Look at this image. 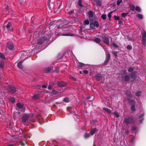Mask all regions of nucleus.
I'll use <instances>...</instances> for the list:
<instances>
[{
  "mask_svg": "<svg viewBox=\"0 0 146 146\" xmlns=\"http://www.w3.org/2000/svg\"><path fill=\"white\" fill-rule=\"evenodd\" d=\"M135 117L133 116L130 117L127 119L124 118L123 122L126 124H132L135 122Z\"/></svg>",
  "mask_w": 146,
  "mask_h": 146,
  "instance_id": "1",
  "label": "nucleus"
},
{
  "mask_svg": "<svg viewBox=\"0 0 146 146\" xmlns=\"http://www.w3.org/2000/svg\"><path fill=\"white\" fill-rule=\"evenodd\" d=\"M7 90L8 92L11 94L14 93L17 91L15 87L14 86L11 85H8Z\"/></svg>",
  "mask_w": 146,
  "mask_h": 146,
  "instance_id": "2",
  "label": "nucleus"
},
{
  "mask_svg": "<svg viewBox=\"0 0 146 146\" xmlns=\"http://www.w3.org/2000/svg\"><path fill=\"white\" fill-rule=\"evenodd\" d=\"M47 40V38L44 36L39 38V39L37 40V43L38 44L41 45L45 41H46Z\"/></svg>",
  "mask_w": 146,
  "mask_h": 146,
  "instance_id": "3",
  "label": "nucleus"
},
{
  "mask_svg": "<svg viewBox=\"0 0 146 146\" xmlns=\"http://www.w3.org/2000/svg\"><path fill=\"white\" fill-rule=\"evenodd\" d=\"M103 42L106 44L109 45V40L108 38L105 36L102 35L101 36Z\"/></svg>",
  "mask_w": 146,
  "mask_h": 146,
  "instance_id": "4",
  "label": "nucleus"
},
{
  "mask_svg": "<svg viewBox=\"0 0 146 146\" xmlns=\"http://www.w3.org/2000/svg\"><path fill=\"white\" fill-rule=\"evenodd\" d=\"M123 74L125 75L124 77V80L125 82H127L129 81L130 78L129 76L126 74L127 72L125 70H123L122 71Z\"/></svg>",
  "mask_w": 146,
  "mask_h": 146,
  "instance_id": "5",
  "label": "nucleus"
},
{
  "mask_svg": "<svg viewBox=\"0 0 146 146\" xmlns=\"http://www.w3.org/2000/svg\"><path fill=\"white\" fill-rule=\"evenodd\" d=\"M6 48H8L11 50H14V45L11 42H8Z\"/></svg>",
  "mask_w": 146,
  "mask_h": 146,
  "instance_id": "6",
  "label": "nucleus"
},
{
  "mask_svg": "<svg viewBox=\"0 0 146 146\" xmlns=\"http://www.w3.org/2000/svg\"><path fill=\"white\" fill-rule=\"evenodd\" d=\"M68 84L67 83L64 82L63 81H60L57 83V85L59 87H64L66 86Z\"/></svg>",
  "mask_w": 146,
  "mask_h": 146,
  "instance_id": "7",
  "label": "nucleus"
},
{
  "mask_svg": "<svg viewBox=\"0 0 146 146\" xmlns=\"http://www.w3.org/2000/svg\"><path fill=\"white\" fill-rule=\"evenodd\" d=\"M110 57V54L109 53H108L106 56V60L103 64L104 65H106L107 64L108 62L109 61Z\"/></svg>",
  "mask_w": 146,
  "mask_h": 146,
  "instance_id": "8",
  "label": "nucleus"
},
{
  "mask_svg": "<svg viewBox=\"0 0 146 146\" xmlns=\"http://www.w3.org/2000/svg\"><path fill=\"white\" fill-rule=\"evenodd\" d=\"M90 27H99V24L98 22L95 21L90 23Z\"/></svg>",
  "mask_w": 146,
  "mask_h": 146,
  "instance_id": "9",
  "label": "nucleus"
},
{
  "mask_svg": "<svg viewBox=\"0 0 146 146\" xmlns=\"http://www.w3.org/2000/svg\"><path fill=\"white\" fill-rule=\"evenodd\" d=\"M29 116L27 114L23 115L22 117V121L23 123L26 122L28 120Z\"/></svg>",
  "mask_w": 146,
  "mask_h": 146,
  "instance_id": "10",
  "label": "nucleus"
},
{
  "mask_svg": "<svg viewBox=\"0 0 146 146\" xmlns=\"http://www.w3.org/2000/svg\"><path fill=\"white\" fill-rule=\"evenodd\" d=\"M137 73V71H134L131 72L130 74L131 77L132 79L135 80L136 79L137 76L136 74Z\"/></svg>",
  "mask_w": 146,
  "mask_h": 146,
  "instance_id": "11",
  "label": "nucleus"
},
{
  "mask_svg": "<svg viewBox=\"0 0 146 146\" xmlns=\"http://www.w3.org/2000/svg\"><path fill=\"white\" fill-rule=\"evenodd\" d=\"M95 78L97 80L99 81L102 79L103 76L102 74L99 73L96 75Z\"/></svg>",
  "mask_w": 146,
  "mask_h": 146,
  "instance_id": "12",
  "label": "nucleus"
},
{
  "mask_svg": "<svg viewBox=\"0 0 146 146\" xmlns=\"http://www.w3.org/2000/svg\"><path fill=\"white\" fill-rule=\"evenodd\" d=\"M127 100L130 103V105H132L133 104H135V101L132 99H131L130 98H127Z\"/></svg>",
  "mask_w": 146,
  "mask_h": 146,
  "instance_id": "13",
  "label": "nucleus"
},
{
  "mask_svg": "<svg viewBox=\"0 0 146 146\" xmlns=\"http://www.w3.org/2000/svg\"><path fill=\"white\" fill-rule=\"evenodd\" d=\"M17 107L20 109H24L25 108L24 105L23 104H22L21 103H18L16 104Z\"/></svg>",
  "mask_w": 146,
  "mask_h": 146,
  "instance_id": "14",
  "label": "nucleus"
},
{
  "mask_svg": "<svg viewBox=\"0 0 146 146\" xmlns=\"http://www.w3.org/2000/svg\"><path fill=\"white\" fill-rule=\"evenodd\" d=\"M80 31L82 34V35H84L85 34H84V33H87L88 31V30H91V29H86L84 30L83 29V28H80Z\"/></svg>",
  "mask_w": 146,
  "mask_h": 146,
  "instance_id": "15",
  "label": "nucleus"
},
{
  "mask_svg": "<svg viewBox=\"0 0 146 146\" xmlns=\"http://www.w3.org/2000/svg\"><path fill=\"white\" fill-rule=\"evenodd\" d=\"M97 6L100 7L102 5V2L101 0H94Z\"/></svg>",
  "mask_w": 146,
  "mask_h": 146,
  "instance_id": "16",
  "label": "nucleus"
},
{
  "mask_svg": "<svg viewBox=\"0 0 146 146\" xmlns=\"http://www.w3.org/2000/svg\"><path fill=\"white\" fill-rule=\"evenodd\" d=\"M97 130V129L96 128H94L92 130H91L90 132V134L91 135H94Z\"/></svg>",
  "mask_w": 146,
  "mask_h": 146,
  "instance_id": "17",
  "label": "nucleus"
},
{
  "mask_svg": "<svg viewBox=\"0 0 146 146\" xmlns=\"http://www.w3.org/2000/svg\"><path fill=\"white\" fill-rule=\"evenodd\" d=\"M23 62V61H21L19 62L17 64L18 67L21 69H22L23 68V66L22 65V63Z\"/></svg>",
  "mask_w": 146,
  "mask_h": 146,
  "instance_id": "18",
  "label": "nucleus"
},
{
  "mask_svg": "<svg viewBox=\"0 0 146 146\" xmlns=\"http://www.w3.org/2000/svg\"><path fill=\"white\" fill-rule=\"evenodd\" d=\"M103 110L109 114H110L111 113V111L108 108H103Z\"/></svg>",
  "mask_w": 146,
  "mask_h": 146,
  "instance_id": "19",
  "label": "nucleus"
},
{
  "mask_svg": "<svg viewBox=\"0 0 146 146\" xmlns=\"http://www.w3.org/2000/svg\"><path fill=\"white\" fill-rule=\"evenodd\" d=\"M40 96L39 94H36L34 95L33 96V98H34L35 99L37 100L39 98Z\"/></svg>",
  "mask_w": 146,
  "mask_h": 146,
  "instance_id": "20",
  "label": "nucleus"
},
{
  "mask_svg": "<svg viewBox=\"0 0 146 146\" xmlns=\"http://www.w3.org/2000/svg\"><path fill=\"white\" fill-rule=\"evenodd\" d=\"M131 109L132 111H135L136 110L135 104L131 105Z\"/></svg>",
  "mask_w": 146,
  "mask_h": 146,
  "instance_id": "21",
  "label": "nucleus"
},
{
  "mask_svg": "<svg viewBox=\"0 0 146 146\" xmlns=\"http://www.w3.org/2000/svg\"><path fill=\"white\" fill-rule=\"evenodd\" d=\"M142 42L143 45L145 46L146 44V38H142Z\"/></svg>",
  "mask_w": 146,
  "mask_h": 146,
  "instance_id": "22",
  "label": "nucleus"
},
{
  "mask_svg": "<svg viewBox=\"0 0 146 146\" xmlns=\"http://www.w3.org/2000/svg\"><path fill=\"white\" fill-rule=\"evenodd\" d=\"M64 36H74V35L73 34L70 33H66L63 34L62 35Z\"/></svg>",
  "mask_w": 146,
  "mask_h": 146,
  "instance_id": "23",
  "label": "nucleus"
},
{
  "mask_svg": "<svg viewBox=\"0 0 146 146\" xmlns=\"http://www.w3.org/2000/svg\"><path fill=\"white\" fill-rule=\"evenodd\" d=\"M51 69L52 68L51 67H49L45 68L44 71L46 72H49L51 70Z\"/></svg>",
  "mask_w": 146,
  "mask_h": 146,
  "instance_id": "24",
  "label": "nucleus"
},
{
  "mask_svg": "<svg viewBox=\"0 0 146 146\" xmlns=\"http://www.w3.org/2000/svg\"><path fill=\"white\" fill-rule=\"evenodd\" d=\"M0 58L3 60H5L6 59L5 55L3 53L1 52H0Z\"/></svg>",
  "mask_w": 146,
  "mask_h": 146,
  "instance_id": "25",
  "label": "nucleus"
},
{
  "mask_svg": "<svg viewBox=\"0 0 146 146\" xmlns=\"http://www.w3.org/2000/svg\"><path fill=\"white\" fill-rule=\"evenodd\" d=\"M94 41L96 43H99L100 42L101 40L99 38H96L94 39Z\"/></svg>",
  "mask_w": 146,
  "mask_h": 146,
  "instance_id": "26",
  "label": "nucleus"
},
{
  "mask_svg": "<svg viewBox=\"0 0 146 146\" xmlns=\"http://www.w3.org/2000/svg\"><path fill=\"white\" fill-rule=\"evenodd\" d=\"M54 86V85L52 83L49 84L48 86V89L49 90H51L52 87Z\"/></svg>",
  "mask_w": 146,
  "mask_h": 146,
  "instance_id": "27",
  "label": "nucleus"
},
{
  "mask_svg": "<svg viewBox=\"0 0 146 146\" xmlns=\"http://www.w3.org/2000/svg\"><path fill=\"white\" fill-rule=\"evenodd\" d=\"M90 135L89 133H86L84 135V137L85 139H87L90 137Z\"/></svg>",
  "mask_w": 146,
  "mask_h": 146,
  "instance_id": "28",
  "label": "nucleus"
},
{
  "mask_svg": "<svg viewBox=\"0 0 146 146\" xmlns=\"http://www.w3.org/2000/svg\"><path fill=\"white\" fill-rule=\"evenodd\" d=\"M127 96L129 98H132V95L131 93L129 92H127L126 94Z\"/></svg>",
  "mask_w": 146,
  "mask_h": 146,
  "instance_id": "29",
  "label": "nucleus"
},
{
  "mask_svg": "<svg viewBox=\"0 0 146 146\" xmlns=\"http://www.w3.org/2000/svg\"><path fill=\"white\" fill-rule=\"evenodd\" d=\"M85 65V64L82 62H79L78 64L77 65V66L78 67H81L84 66Z\"/></svg>",
  "mask_w": 146,
  "mask_h": 146,
  "instance_id": "30",
  "label": "nucleus"
},
{
  "mask_svg": "<svg viewBox=\"0 0 146 146\" xmlns=\"http://www.w3.org/2000/svg\"><path fill=\"white\" fill-rule=\"evenodd\" d=\"M88 14L90 17H92L93 16V12L92 11H89Z\"/></svg>",
  "mask_w": 146,
  "mask_h": 146,
  "instance_id": "31",
  "label": "nucleus"
},
{
  "mask_svg": "<svg viewBox=\"0 0 146 146\" xmlns=\"http://www.w3.org/2000/svg\"><path fill=\"white\" fill-rule=\"evenodd\" d=\"M141 91H138L136 93L135 95L139 97L140 96V94L141 93Z\"/></svg>",
  "mask_w": 146,
  "mask_h": 146,
  "instance_id": "32",
  "label": "nucleus"
},
{
  "mask_svg": "<svg viewBox=\"0 0 146 146\" xmlns=\"http://www.w3.org/2000/svg\"><path fill=\"white\" fill-rule=\"evenodd\" d=\"M142 37L146 38V32L145 31H144L143 33H142Z\"/></svg>",
  "mask_w": 146,
  "mask_h": 146,
  "instance_id": "33",
  "label": "nucleus"
},
{
  "mask_svg": "<svg viewBox=\"0 0 146 146\" xmlns=\"http://www.w3.org/2000/svg\"><path fill=\"white\" fill-rule=\"evenodd\" d=\"M84 23L85 25H88L89 24V21L88 20H85L84 22Z\"/></svg>",
  "mask_w": 146,
  "mask_h": 146,
  "instance_id": "34",
  "label": "nucleus"
},
{
  "mask_svg": "<svg viewBox=\"0 0 146 146\" xmlns=\"http://www.w3.org/2000/svg\"><path fill=\"white\" fill-rule=\"evenodd\" d=\"M134 70L131 67H129L128 70L129 72H133Z\"/></svg>",
  "mask_w": 146,
  "mask_h": 146,
  "instance_id": "35",
  "label": "nucleus"
},
{
  "mask_svg": "<svg viewBox=\"0 0 146 146\" xmlns=\"http://www.w3.org/2000/svg\"><path fill=\"white\" fill-rule=\"evenodd\" d=\"M82 0H79L78 1V5L80 7H82Z\"/></svg>",
  "mask_w": 146,
  "mask_h": 146,
  "instance_id": "36",
  "label": "nucleus"
},
{
  "mask_svg": "<svg viewBox=\"0 0 146 146\" xmlns=\"http://www.w3.org/2000/svg\"><path fill=\"white\" fill-rule=\"evenodd\" d=\"M55 23V21L50 22V23L48 25V27H50L51 26V25H53L54 24V23Z\"/></svg>",
  "mask_w": 146,
  "mask_h": 146,
  "instance_id": "37",
  "label": "nucleus"
},
{
  "mask_svg": "<svg viewBox=\"0 0 146 146\" xmlns=\"http://www.w3.org/2000/svg\"><path fill=\"white\" fill-rule=\"evenodd\" d=\"M4 63L1 62H0V67L1 68H2L4 67Z\"/></svg>",
  "mask_w": 146,
  "mask_h": 146,
  "instance_id": "38",
  "label": "nucleus"
},
{
  "mask_svg": "<svg viewBox=\"0 0 146 146\" xmlns=\"http://www.w3.org/2000/svg\"><path fill=\"white\" fill-rule=\"evenodd\" d=\"M135 10L138 12H140L141 11V9L139 7L137 6L136 7Z\"/></svg>",
  "mask_w": 146,
  "mask_h": 146,
  "instance_id": "39",
  "label": "nucleus"
},
{
  "mask_svg": "<svg viewBox=\"0 0 146 146\" xmlns=\"http://www.w3.org/2000/svg\"><path fill=\"white\" fill-rule=\"evenodd\" d=\"M12 23L11 22H9L7 25L6 27H10L12 26Z\"/></svg>",
  "mask_w": 146,
  "mask_h": 146,
  "instance_id": "40",
  "label": "nucleus"
},
{
  "mask_svg": "<svg viewBox=\"0 0 146 146\" xmlns=\"http://www.w3.org/2000/svg\"><path fill=\"white\" fill-rule=\"evenodd\" d=\"M130 8L131 11H133L135 10V7L133 5H132L130 6Z\"/></svg>",
  "mask_w": 146,
  "mask_h": 146,
  "instance_id": "41",
  "label": "nucleus"
},
{
  "mask_svg": "<svg viewBox=\"0 0 146 146\" xmlns=\"http://www.w3.org/2000/svg\"><path fill=\"white\" fill-rule=\"evenodd\" d=\"M138 18L140 19H142L143 18V15L141 14H138L137 15Z\"/></svg>",
  "mask_w": 146,
  "mask_h": 146,
  "instance_id": "42",
  "label": "nucleus"
},
{
  "mask_svg": "<svg viewBox=\"0 0 146 146\" xmlns=\"http://www.w3.org/2000/svg\"><path fill=\"white\" fill-rule=\"evenodd\" d=\"M64 101L66 102H68L69 101V99L68 98H64Z\"/></svg>",
  "mask_w": 146,
  "mask_h": 146,
  "instance_id": "43",
  "label": "nucleus"
},
{
  "mask_svg": "<svg viewBox=\"0 0 146 146\" xmlns=\"http://www.w3.org/2000/svg\"><path fill=\"white\" fill-rule=\"evenodd\" d=\"M10 101L12 102V103H14L15 102V100L14 98H11L10 99Z\"/></svg>",
  "mask_w": 146,
  "mask_h": 146,
  "instance_id": "44",
  "label": "nucleus"
},
{
  "mask_svg": "<svg viewBox=\"0 0 146 146\" xmlns=\"http://www.w3.org/2000/svg\"><path fill=\"white\" fill-rule=\"evenodd\" d=\"M57 92L56 91L53 90H52L51 94L52 95H55L56 94Z\"/></svg>",
  "mask_w": 146,
  "mask_h": 146,
  "instance_id": "45",
  "label": "nucleus"
},
{
  "mask_svg": "<svg viewBox=\"0 0 146 146\" xmlns=\"http://www.w3.org/2000/svg\"><path fill=\"white\" fill-rule=\"evenodd\" d=\"M122 0H118L117 2V5L119 6L120 4L122 2Z\"/></svg>",
  "mask_w": 146,
  "mask_h": 146,
  "instance_id": "46",
  "label": "nucleus"
},
{
  "mask_svg": "<svg viewBox=\"0 0 146 146\" xmlns=\"http://www.w3.org/2000/svg\"><path fill=\"white\" fill-rule=\"evenodd\" d=\"M127 48L129 50H131L132 49V47L130 45H128L127 47Z\"/></svg>",
  "mask_w": 146,
  "mask_h": 146,
  "instance_id": "47",
  "label": "nucleus"
},
{
  "mask_svg": "<svg viewBox=\"0 0 146 146\" xmlns=\"http://www.w3.org/2000/svg\"><path fill=\"white\" fill-rule=\"evenodd\" d=\"M128 14V13H122L121 14V16L123 17H125Z\"/></svg>",
  "mask_w": 146,
  "mask_h": 146,
  "instance_id": "48",
  "label": "nucleus"
},
{
  "mask_svg": "<svg viewBox=\"0 0 146 146\" xmlns=\"http://www.w3.org/2000/svg\"><path fill=\"white\" fill-rule=\"evenodd\" d=\"M114 115L117 118H118L119 117V115L117 113L114 112Z\"/></svg>",
  "mask_w": 146,
  "mask_h": 146,
  "instance_id": "49",
  "label": "nucleus"
},
{
  "mask_svg": "<svg viewBox=\"0 0 146 146\" xmlns=\"http://www.w3.org/2000/svg\"><path fill=\"white\" fill-rule=\"evenodd\" d=\"M101 17L103 19L105 20L106 19V15H102Z\"/></svg>",
  "mask_w": 146,
  "mask_h": 146,
  "instance_id": "50",
  "label": "nucleus"
},
{
  "mask_svg": "<svg viewBox=\"0 0 146 146\" xmlns=\"http://www.w3.org/2000/svg\"><path fill=\"white\" fill-rule=\"evenodd\" d=\"M112 53L116 57H117V53L116 52H112Z\"/></svg>",
  "mask_w": 146,
  "mask_h": 146,
  "instance_id": "51",
  "label": "nucleus"
},
{
  "mask_svg": "<svg viewBox=\"0 0 146 146\" xmlns=\"http://www.w3.org/2000/svg\"><path fill=\"white\" fill-rule=\"evenodd\" d=\"M112 44L113 46L115 48H117L118 47L117 45L115 43H113Z\"/></svg>",
  "mask_w": 146,
  "mask_h": 146,
  "instance_id": "52",
  "label": "nucleus"
},
{
  "mask_svg": "<svg viewBox=\"0 0 146 146\" xmlns=\"http://www.w3.org/2000/svg\"><path fill=\"white\" fill-rule=\"evenodd\" d=\"M112 13V12H111L108 14V17L109 18H110L111 17V13Z\"/></svg>",
  "mask_w": 146,
  "mask_h": 146,
  "instance_id": "53",
  "label": "nucleus"
},
{
  "mask_svg": "<svg viewBox=\"0 0 146 146\" xmlns=\"http://www.w3.org/2000/svg\"><path fill=\"white\" fill-rule=\"evenodd\" d=\"M70 79L72 80H73L74 81H76V78H74V77L72 76H71L70 77Z\"/></svg>",
  "mask_w": 146,
  "mask_h": 146,
  "instance_id": "54",
  "label": "nucleus"
},
{
  "mask_svg": "<svg viewBox=\"0 0 146 146\" xmlns=\"http://www.w3.org/2000/svg\"><path fill=\"white\" fill-rule=\"evenodd\" d=\"M114 18L115 20H118L119 19V17L118 16H114Z\"/></svg>",
  "mask_w": 146,
  "mask_h": 146,
  "instance_id": "55",
  "label": "nucleus"
},
{
  "mask_svg": "<svg viewBox=\"0 0 146 146\" xmlns=\"http://www.w3.org/2000/svg\"><path fill=\"white\" fill-rule=\"evenodd\" d=\"M83 72L84 73V74H87L88 73V71L87 70H84L83 71Z\"/></svg>",
  "mask_w": 146,
  "mask_h": 146,
  "instance_id": "56",
  "label": "nucleus"
},
{
  "mask_svg": "<svg viewBox=\"0 0 146 146\" xmlns=\"http://www.w3.org/2000/svg\"><path fill=\"white\" fill-rule=\"evenodd\" d=\"M8 31H13V28H7Z\"/></svg>",
  "mask_w": 146,
  "mask_h": 146,
  "instance_id": "57",
  "label": "nucleus"
},
{
  "mask_svg": "<svg viewBox=\"0 0 146 146\" xmlns=\"http://www.w3.org/2000/svg\"><path fill=\"white\" fill-rule=\"evenodd\" d=\"M144 115V114L142 113L139 116V118L140 119L143 117Z\"/></svg>",
  "mask_w": 146,
  "mask_h": 146,
  "instance_id": "58",
  "label": "nucleus"
},
{
  "mask_svg": "<svg viewBox=\"0 0 146 146\" xmlns=\"http://www.w3.org/2000/svg\"><path fill=\"white\" fill-rule=\"evenodd\" d=\"M136 127H135L133 126L132 127V130L133 131H135L136 130Z\"/></svg>",
  "mask_w": 146,
  "mask_h": 146,
  "instance_id": "59",
  "label": "nucleus"
},
{
  "mask_svg": "<svg viewBox=\"0 0 146 146\" xmlns=\"http://www.w3.org/2000/svg\"><path fill=\"white\" fill-rule=\"evenodd\" d=\"M59 70V68H56V70H55V71L56 72H58Z\"/></svg>",
  "mask_w": 146,
  "mask_h": 146,
  "instance_id": "60",
  "label": "nucleus"
},
{
  "mask_svg": "<svg viewBox=\"0 0 146 146\" xmlns=\"http://www.w3.org/2000/svg\"><path fill=\"white\" fill-rule=\"evenodd\" d=\"M70 109H71V107H68L67 108V110L68 111L70 112Z\"/></svg>",
  "mask_w": 146,
  "mask_h": 146,
  "instance_id": "61",
  "label": "nucleus"
},
{
  "mask_svg": "<svg viewBox=\"0 0 146 146\" xmlns=\"http://www.w3.org/2000/svg\"><path fill=\"white\" fill-rule=\"evenodd\" d=\"M42 88H47V86L45 85H43L42 86Z\"/></svg>",
  "mask_w": 146,
  "mask_h": 146,
  "instance_id": "62",
  "label": "nucleus"
},
{
  "mask_svg": "<svg viewBox=\"0 0 146 146\" xmlns=\"http://www.w3.org/2000/svg\"><path fill=\"white\" fill-rule=\"evenodd\" d=\"M144 120V119L143 118H142V119H141L139 121V122H140L141 123H142L143 121V120Z\"/></svg>",
  "mask_w": 146,
  "mask_h": 146,
  "instance_id": "63",
  "label": "nucleus"
},
{
  "mask_svg": "<svg viewBox=\"0 0 146 146\" xmlns=\"http://www.w3.org/2000/svg\"><path fill=\"white\" fill-rule=\"evenodd\" d=\"M7 146H14L13 145L11 144Z\"/></svg>",
  "mask_w": 146,
  "mask_h": 146,
  "instance_id": "64",
  "label": "nucleus"
}]
</instances>
